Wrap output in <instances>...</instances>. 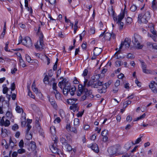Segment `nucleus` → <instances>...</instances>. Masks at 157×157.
Masks as SVG:
<instances>
[{"label": "nucleus", "instance_id": "4d7b16f0", "mask_svg": "<svg viewBox=\"0 0 157 157\" xmlns=\"http://www.w3.org/2000/svg\"><path fill=\"white\" fill-rule=\"evenodd\" d=\"M148 19H147L145 17H143L142 19H141V23H147L148 22Z\"/></svg>", "mask_w": 157, "mask_h": 157}, {"label": "nucleus", "instance_id": "5fc2aeb1", "mask_svg": "<svg viewBox=\"0 0 157 157\" xmlns=\"http://www.w3.org/2000/svg\"><path fill=\"white\" fill-rule=\"evenodd\" d=\"M19 127L18 125L17 124H15L12 127V129L15 131L18 129Z\"/></svg>", "mask_w": 157, "mask_h": 157}, {"label": "nucleus", "instance_id": "a211bd4d", "mask_svg": "<svg viewBox=\"0 0 157 157\" xmlns=\"http://www.w3.org/2000/svg\"><path fill=\"white\" fill-rule=\"evenodd\" d=\"M102 51V50L101 48L96 47L94 50V54L98 56L101 53Z\"/></svg>", "mask_w": 157, "mask_h": 157}, {"label": "nucleus", "instance_id": "052dcab7", "mask_svg": "<svg viewBox=\"0 0 157 157\" xmlns=\"http://www.w3.org/2000/svg\"><path fill=\"white\" fill-rule=\"evenodd\" d=\"M15 84L14 82H13V83H12V84H11V90L12 91L14 90L15 89Z\"/></svg>", "mask_w": 157, "mask_h": 157}, {"label": "nucleus", "instance_id": "473e14b6", "mask_svg": "<svg viewBox=\"0 0 157 157\" xmlns=\"http://www.w3.org/2000/svg\"><path fill=\"white\" fill-rule=\"evenodd\" d=\"M143 17H145L147 19H149L150 17V13L149 12L147 11L145 12Z\"/></svg>", "mask_w": 157, "mask_h": 157}, {"label": "nucleus", "instance_id": "c85d7f7f", "mask_svg": "<svg viewBox=\"0 0 157 157\" xmlns=\"http://www.w3.org/2000/svg\"><path fill=\"white\" fill-rule=\"evenodd\" d=\"M1 144L6 149L9 148V145L7 144L5 140L3 139L2 140Z\"/></svg>", "mask_w": 157, "mask_h": 157}, {"label": "nucleus", "instance_id": "c9c22d12", "mask_svg": "<svg viewBox=\"0 0 157 157\" xmlns=\"http://www.w3.org/2000/svg\"><path fill=\"white\" fill-rule=\"evenodd\" d=\"M74 125L75 126H77L79 125V120L78 118H75L74 120Z\"/></svg>", "mask_w": 157, "mask_h": 157}, {"label": "nucleus", "instance_id": "1a4fd4ad", "mask_svg": "<svg viewBox=\"0 0 157 157\" xmlns=\"http://www.w3.org/2000/svg\"><path fill=\"white\" fill-rule=\"evenodd\" d=\"M4 118V117H2L0 121V125L4 126L5 127H8L10 124V121L8 119H6L5 121L3 119Z\"/></svg>", "mask_w": 157, "mask_h": 157}, {"label": "nucleus", "instance_id": "2f4dec72", "mask_svg": "<svg viewBox=\"0 0 157 157\" xmlns=\"http://www.w3.org/2000/svg\"><path fill=\"white\" fill-rule=\"evenodd\" d=\"M86 88H85L84 85H83L82 84H80L78 86V90L79 91H81L82 92H84V90L86 89Z\"/></svg>", "mask_w": 157, "mask_h": 157}, {"label": "nucleus", "instance_id": "6ab92c4d", "mask_svg": "<svg viewBox=\"0 0 157 157\" xmlns=\"http://www.w3.org/2000/svg\"><path fill=\"white\" fill-rule=\"evenodd\" d=\"M6 116L8 119L10 120L12 122H13L14 117L11 113L9 111H7L6 113Z\"/></svg>", "mask_w": 157, "mask_h": 157}, {"label": "nucleus", "instance_id": "f257e3e1", "mask_svg": "<svg viewBox=\"0 0 157 157\" xmlns=\"http://www.w3.org/2000/svg\"><path fill=\"white\" fill-rule=\"evenodd\" d=\"M66 80L63 79L61 81L59 82L58 83V86L61 90L63 89V93L65 96H67L70 93L71 96H73L75 94V91L76 90V88L75 87H71L69 83L66 82Z\"/></svg>", "mask_w": 157, "mask_h": 157}, {"label": "nucleus", "instance_id": "8fccbe9b", "mask_svg": "<svg viewBox=\"0 0 157 157\" xmlns=\"http://www.w3.org/2000/svg\"><path fill=\"white\" fill-rule=\"evenodd\" d=\"M137 9L136 6L135 5H132L130 8V10L132 12L135 11Z\"/></svg>", "mask_w": 157, "mask_h": 157}, {"label": "nucleus", "instance_id": "49530a36", "mask_svg": "<svg viewBox=\"0 0 157 157\" xmlns=\"http://www.w3.org/2000/svg\"><path fill=\"white\" fill-rule=\"evenodd\" d=\"M28 89L29 90L28 95L29 96L33 98H34L35 96L34 95L32 94V93L30 91L29 87L28 86Z\"/></svg>", "mask_w": 157, "mask_h": 157}, {"label": "nucleus", "instance_id": "603ef678", "mask_svg": "<svg viewBox=\"0 0 157 157\" xmlns=\"http://www.w3.org/2000/svg\"><path fill=\"white\" fill-rule=\"evenodd\" d=\"M108 134V131L106 130H104L101 132V135L102 136H107Z\"/></svg>", "mask_w": 157, "mask_h": 157}, {"label": "nucleus", "instance_id": "bb28decb", "mask_svg": "<svg viewBox=\"0 0 157 157\" xmlns=\"http://www.w3.org/2000/svg\"><path fill=\"white\" fill-rule=\"evenodd\" d=\"M21 57L19 58V60L20 62V64L21 66H22V67H25L26 66V65L24 61H23V59H22L21 55V54H19Z\"/></svg>", "mask_w": 157, "mask_h": 157}, {"label": "nucleus", "instance_id": "3c124183", "mask_svg": "<svg viewBox=\"0 0 157 157\" xmlns=\"http://www.w3.org/2000/svg\"><path fill=\"white\" fill-rule=\"evenodd\" d=\"M25 58L27 62L30 63H32V62H31L32 60L31 59L30 57L28 55H26Z\"/></svg>", "mask_w": 157, "mask_h": 157}, {"label": "nucleus", "instance_id": "393cba45", "mask_svg": "<svg viewBox=\"0 0 157 157\" xmlns=\"http://www.w3.org/2000/svg\"><path fill=\"white\" fill-rule=\"evenodd\" d=\"M124 12H123L122 13H120L119 15L118 16V20L117 22V23L118 24V23H119L121 21L122 19L124 18Z\"/></svg>", "mask_w": 157, "mask_h": 157}, {"label": "nucleus", "instance_id": "f3484780", "mask_svg": "<svg viewBox=\"0 0 157 157\" xmlns=\"http://www.w3.org/2000/svg\"><path fill=\"white\" fill-rule=\"evenodd\" d=\"M131 40L128 38H125L124 42H123V44L125 46V48H128L130 45Z\"/></svg>", "mask_w": 157, "mask_h": 157}, {"label": "nucleus", "instance_id": "e2e57ef3", "mask_svg": "<svg viewBox=\"0 0 157 157\" xmlns=\"http://www.w3.org/2000/svg\"><path fill=\"white\" fill-rule=\"evenodd\" d=\"M131 103V101H129V100H127L124 103V105H126V106L127 107L128 105H129V104H130Z\"/></svg>", "mask_w": 157, "mask_h": 157}, {"label": "nucleus", "instance_id": "13d9d810", "mask_svg": "<svg viewBox=\"0 0 157 157\" xmlns=\"http://www.w3.org/2000/svg\"><path fill=\"white\" fill-rule=\"evenodd\" d=\"M121 61L117 60L115 62V66L116 67H119L121 65Z\"/></svg>", "mask_w": 157, "mask_h": 157}, {"label": "nucleus", "instance_id": "412c9836", "mask_svg": "<svg viewBox=\"0 0 157 157\" xmlns=\"http://www.w3.org/2000/svg\"><path fill=\"white\" fill-rule=\"evenodd\" d=\"M70 109L72 110L74 112H75L76 110L78 111V110L79 107H78V104H75L71 105L70 107Z\"/></svg>", "mask_w": 157, "mask_h": 157}, {"label": "nucleus", "instance_id": "cd10ccee", "mask_svg": "<svg viewBox=\"0 0 157 157\" xmlns=\"http://www.w3.org/2000/svg\"><path fill=\"white\" fill-rule=\"evenodd\" d=\"M40 25H38V27L37 29V31L36 33V34L38 36H44V35L42 32L40 31Z\"/></svg>", "mask_w": 157, "mask_h": 157}, {"label": "nucleus", "instance_id": "4be33fe9", "mask_svg": "<svg viewBox=\"0 0 157 157\" xmlns=\"http://www.w3.org/2000/svg\"><path fill=\"white\" fill-rule=\"evenodd\" d=\"M77 100L76 98H70L67 100V102L69 105H72L75 104Z\"/></svg>", "mask_w": 157, "mask_h": 157}, {"label": "nucleus", "instance_id": "39448f33", "mask_svg": "<svg viewBox=\"0 0 157 157\" xmlns=\"http://www.w3.org/2000/svg\"><path fill=\"white\" fill-rule=\"evenodd\" d=\"M39 37V40L35 44V46L36 48L38 49H43L44 46L43 38L44 36H38Z\"/></svg>", "mask_w": 157, "mask_h": 157}, {"label": "nucleus", "instance_id": "5701e85b", "mask_svg": "<svg viewBox=\"0 0 157 157\" xmlns=\"http://www.w3.org/2000/svg\"><path fill=\"white\" fill-rule=\"evenodd\" d=\"M133 145V141H129L127 142L125 145L124 147L127 150H129L132 146Z\"/></svg>", "mask_w": 157, "mask_h": 157}, {"label": "nucleus", "instance_id": "9b49d317", "mask_svg": "<svg viewBox=\"0 0 157 157\" xmlns=\"http://www.w3.org/2000/svg\"><path fill=\"white\" fill-rule=\"evenodd\" d=\"M141 63L143 72L146 74L151 73L150 70L146 69L147 66L145 63L143 62H141Z\"/></svg>", "mask_w": 157, "mask_h": 157}, {"label": "nucleus", "instance_id": "aec40b11", "mask_svg": "<svg viewBox=\"0 0 157 157\" xmlns=\"http://www.w3.org/2000/svg\"><path fill=\"white\" fill-rule=\"evenodd\" d=\"M91 148L96 153H98L99 151V149L97 144L95 143L92 144Z\"/></svg>", "mask_w": 157, "mask_h": 157}, {"label": "nucleus", "instance_id": "4468645a", "mask_svg": "<svg viewBox=\"0 0 157 157\" xmlns=\"http://www.w3.org/2000/svg\"><path fill=\"white\" fill-rule=\"evenodd\" d=\"M5 101V98L2 96H0V113L2 114L3 111L2 110L3 103Z\"/></svg>", "mask_w": 157, "mask_h": 157}, {"label": "nucleus", "instance_id": "b1692460", "mask_svg": "<svg viewBox=\"0 0 157 157\" xmlns=\"http://www.w3.org/2000/svg\"><path fill=\"white\" fill-rule=\"evenodd\" d=\"M49 101L50 102L54 108H57V105L56 103L55 100L53 99L50 98V97L49 98Z\"/></svg>", "mask_w": 157, "mask_h": 157}, {"label": "nucleus", "instance_id": "a878e982", "mask_svg": "<svg viewBox=\"0 0 157 157\" xmlns=\"http://www.w3.org/2000/svg\"><path fill=\"white\" fill-rule=\"evenodd\" d=\"M32 89L34 92L36 94H37L38 92V89L36 87L35 82V81H34L33 84L32 86Z\"/></svg>", "mask_w": 157, "mask_h": 157}, {"label": "nucleus", "instance_id": "2eb2a0df", "mask_svg": "<svg viewBox=\"0 0 157 157\" xmlns=\"http://www.w3.org/2000/svg\"><path fill=\"white\" fill-rule=\"evenodd\" d=\"M36 147L35 142L33 141H31L29 145L28 149L29 151H33L35 150Z\"/></svg>", "mask_w": 157, "mask_h": 157}, {"label": "nucleus", "instance_id": "f8f14e48", "mask_svg": "<svg viewBox=\"0 0 157 157\" xmlns=\"http://www.w3.org/2000/svg\"><path fill=\"white\" fill-rule=\"evenodd\" d=\"M56 142H55V143L50 147V149L53 153L58 154L59 149L56 147L55 145V144L56 145Z\"/></svg>", "mask_w": 157, "mask_h": 157}, {"label": "nucleus", "instance_id": "ddd939ff", "mask_svg": "<svg viewBox=\"0 0 157 157\" xmlns=\"http://www.w3.org/2000/svg\"><path fill=\"white\" fill-rule=\"evenodd\" d=\"M93 80L92 78L90 80L89 82L88 81L87 79H85V81L84 82V85L85 87L86 88V87H88L90 86H91L92 87V85L93 83Z\"/></svg>", "mask_w": 157, "mask_h": 157}, {"label": "nucleus", "instance_id": "6e6552de", "mask_svg": "<svg viewBox=\"0 0 157 157\" xmlns=\"http://www.w3.org/2000/svg\"><path fill=\"white\" fill-rule=\"evenodd\" d=\"M107 151L109 154L110 156H112L117 152V149L116 146H113L109 147Z\"/></svg>", "mask_w": 157, "mask_h": 157}, {"label": "nucleus", "instance_id": "f704fd0d", "mask_svg": "<svg viewBox=\"0 0 157 157\" xmlns=\"http://www.w3.org/2000/svg\"><path fill=\"white\" fill-rule=\"evenodd\" d=\"M6 30V23H4V27L3 28V31L1 35V38H3L5 34V32Z\"/></svg>", "mask_w": 157, "mask_h": 157}, {"label": "nucleus", "instance_id": "423d86ee", "mask_svg": "<svg viewBox=\"0 0 157 157\" xmlns=\"http://www.w3.org/2000/svg\"><path fill=\"white\" fill-rule=\"evenodd\" d=\"M111 84L110 81H108L107 82L105 83L104 85L102 84L101 86L102 87L101 89H98L97 90L98 92L100 94L105 93L106 91V89Z\"/></svg>", "mask_w": 157, "mask_h": 157}, {"label": "nucleus", "instance_id": "f03ea898", "mask_svg": "<svg viewBox=\"0 0 157 157\" xmlns=\"http://www.w3.org/2000/svg\"><path fill=\"white\" fill-rule=\"evenodd\" d=\"M141 41V37L138 34H135L132 38V41L135 47L137 49H141L143 47L140 45V42Z\"/></svg>", "mask_w": 157, "mask_h": 157}, {"label": "nucleus", "instance_id": "bf43d9fd", "mask_svg": "<svg viewBox=\"0 0 157 157\" xmlns=\"http://www.w3.org/2000/svg\"><path fill=\"white\" fill-rule=\"evenodd\" d=\"M27 128L26 131V133H29V131L31 128V126L29 124H27Z\"/></svg>", "mask_w": 157, "mask_h": 157}, {"label": "nucleus", "instance_id": "72a5a7b5", "mask_svg": "<svg viewBox=\"0 0 157 157\" xmlns=\"http://www.w3.org/2000/svg\"><path fill=\"white\" fill-rule=\"evenodd\" d=\"M15 109L16 112L19 113H20L21 112H23V109L18 105H17Z\"/></svg>", "mask_w": 157, "mask_h": 157}, {"label": "nucleus", "instance_id": "9d476101", "mask_svg": "<svg viewBox=\"0 0 157 157\" xmlns=\"http://www.w3.org/2000/svg\"><path fill=\"white\" fill-rule=\"evenodd\" d=\"M9 147H10L12 149L15 146H16L15 144L16 143V140L13 138L12 139L11 137H10L9 140Z\"/></svg>", "mask_w": 157, "mask_h": 157}, {"label": "nucleus", "instance_id": "680f3d73", "mask_svg": "<svg viewBox=\"0 0 157 157\" xmlns=\"http://www.w3.org/2000/svg\"><path fill=\"white\" fill-rule=\"evenodd\" d=\"M127 57L128 58L132 59L134 58V57L132 54L129 53L127 55Z\"/></svg>", "mask_w": 157, "mask_h": 157}, {"label": "nucleus", "instance_id": "7ed1b4c3", "mask_svg": "<svg viewBox=\"0 0 157 157\" xmlns=\"http://www.w3.org/2000/svg\"><path fill=\"white\" fill-rule=\"evenodd\" d=\"M99 78V75H96L93 76L91 78H92L93 83L92 85V87L94 88H98L99 86H101L102 84V82L98 80Z\"/></svg>", "mask_w": 157, "mask_h": 157}, {"label": "nucleus", "instance_id": "e433bc0d", "mask_svg": "<svg viewBox=\"0 0 157 157\" xmlns=\"http://www.w3.org/2000/svg\"><path fill=\"white\" fill-rule=\"evenodd\" d=\"M21 125L22 126H25L26 124V117H22L21 118Z\"/></svg>", "mask_w": 157, "mask_h": 157}, {"label": "nucleus", "instance_id": "de8ad7c7", "mask_svg": "<svg viewBox=\"0 0 157 157\" xmlns=\"http://www.w3.org/2000/svg\"><path fill=\"white\" fill-rule=\"evenodd\" d=\"M70 131L73 132L75 134H77L78 132L76 128L75 127H72V128H71Z\"/></svg>", "mask_w": 157, "mask_h": 157}, {"label": "nucleus", "instance_id": "ea45409f", "mask_svg": "<svg viewBox=\"0 0 157 157\" xmlns=\"http://www.w3.org/2000/svg\"><path fill=\"white\" fill-rule=\"evenodd\" d=\"M65 147L68 151H71L72 149L71 146L69 144H66L65 145Z\"/></svg>", "mask_w": 157, "mask_h": 157}, {"label": "nucleus", "instance_id": "79ce46f5", "mask_svg": "<svg viewBox=\"0 0 157 157\" xmlns=\"http://www.w3.org/2000/svg\"><path fill=\"white\" fill-rule=\"evenodd\" d=\"M145 116L146 114L145 113H144L139 117H138L136 120L134 121H138L144 118L145 117Z\"/></svg>", "mask_w": 157, "mask_h": 157}, {"label": "nucleus", "instance_id": "a18cd8bd", "mask_svg": "<svg viewBox=\"0 0 157 157\" xmlns=\"http://www.w3.org/2000/svg\"><path fill=\"white\" fill-rule=\"evenodd\" d=\"M143 15H144L142 13L140 14H139L138 17V21L139 23H141V19H142L143 18Z\"/></svg>", "mask_w": 157, "mask_h": 157}, {"label": "nucleus", "instance_id": "6e6d98bb", "mask_svg": "<svg viewBox=\"0 0 157 157\" xmlns=\"http://www.w3.org/2000/svg\"><path fill=\"white\" fill-rule=\"evenodd\" d=\"M24 141L22 140H21L19 143V146L21 148H22L24 147Z\"/></svg>", "mask_w": 157, "mask_h": 157}, {"label": "nucleus", "instance_id": "20e7f679", "mask_svg": "<svg viewBox=\"0 0 157 157\" xmlns=\"http://www.w3.org/2000/svg\"><path fill=\"white\" fill-rule=\"evenodd\" d=\"M87 97L93 98L94 97V95L92 94V91L91 90H88L86 88L84 90V94L81 97V101L85 100Z\"/></svg>", "mask_w": 157, "mask_h": 157}, {"label": "nucleus", "instance_id": "c756f323", "mask_svg": "<svg viewBox=\"0 0 157 157\" xmlns=\"http://www.w3.org/2000/svg\"><path fill=\"white\" fill-rule=\"evenodd\" d=\"M111 34L107 32L106 33H105L104 38L105 40H109L111 37Z\"/></svg>", "mask_w": 157, "mask_h": 157}, {"label": "nucleus", "instance_id": "dca6fc26", "mask_svg": "<svg viewBox=\"0 0 157 157\" xmlns=\"http://www.w3.org/2000/svg\"><path fill=\"white\" fill-rule=\"evenodd\" d=\"M155 82L154 81H152L151 82L150 84L149 85V87L151 89L152 91L155 93H157V89L154 86Z\"/></svg>", "mask_w": 157, "mask_h": 157}, {"label": "nucleus", "instance_id": "a19ab883", "mask_svg": "<svg viewBox=\"0 0 157 157\" xmlns=\"http://www.w3.org/2000/svg\"><path fill=\"white\" fill-rule=\"evenodd\" d=\"M17 151L18 153L20 154H22L25 153L26 152V151L25 149L22 148H21L18 149L17 150Z\"/></svg>", "mask_w": 157, "mask_h": 157}, {"label": "nucleus", "instance_id": "7c9ffc66", "mask_svg": "<svg viewBox=\"0 0 157 157\" xmlns=\"http://www.w3.org/2000/svg\"><path fill=\"white\" fill-rule=\"evenodd\" d=\"M148 36L151 37L154 41L156 42L157 41V35H152L148 33Z\"/></svg>", "mask_w": 157, "mask_h": 157}, {"label": "nucleus", "instance_id": "774afa93", "mask_svg": "<svg viewBox=\"0 0 157 157\" xmlns=\"http://www.w3.org/2000/svg\"><path fill=\"white\" fill-rule=\"evenodd\" d=\"M88 73V70L86 69H85L83 71V73L82 74V75L83 76H86L87 75Z\"/></svg>", "mask_w": 157, "mask_h": 157}, {"label": "nucleus", "instance_id": "4c0bfd02", "mask_svg": "<svg viewBox=\"0 0 157 157\" xmlns=\"http://www.w3.org/2000/svg\"><path fill=\"white\" fill-rule=\"evenodd\" d=\"M25 137L27 140H29L32 139V135L29 133H26Z\"/></svg>", "mask_w": 157, "mask_h": 157}, {"label": "nucleus", "instance_id": "0eeeda50", "mask_svg": "<svg viewBox=\"0 0 157 157\" xmlns=\"http://www.w3.org/2000/svg\"><path fill=\"white\" fill-rule=\"evenodd\" d=\"M23 44L26 46L27 47L29 48L32 45V43L31 38L26 36L23 39Z\"/></svg>", "mask_w": 157, "mask_h": 157}, {"label": "nucleus", "instance_id": "58836bf2", "mask_svg": "<svg viewBox=\"0 0 157 157\" xmlns=\"http://www.w3.org/2000/svg\"><path fill=\"white\" fill-rule=\"evenodd\" d=\"M110 10L111 12V14H113L114 20L115 21H117L118 20V18H117V17L114 15V11H113V10L112 9H110Z\"/></svg>", "mask_w": 157, "mask_h": 157}, {"label": "nucleus", "instance_id": "0e129e2a", "mask_svg": "<svg viewBox=\"0 0 157 157\" xmlns=\"http://www.w3.org/2000/svg\"><path fill=\"white\" fill-rule=\"evenodd\" d=\"M118 23L119 24V28L121 29L123 27L124 23L123 22H121L120 21V22H119V23Z\"/></svg>", "mask_w": 157, "mask_h": 157}, {"label": "nucleus", "instance_id": "37998d69", "mask_svg": "<svg viewBox=\"0 0 157 157\" xmlns=\"http://www.w3.org/2000/svg\"><path fill=\"white\" fill-rule=\"evenodd\" d=\"M145 116L146 114L145 113H144L139 117H138L136 120L134 121H138L144 118L145 117Z\"/></svg>", "mask_w": 157, "mask_h": 157}, {"label": "nucleus", "instance_id": "864d4df0", "mask_svg": "<svg viewBox=\"0 0 157 157\" xmlns=\"http://www.w3.org/2000/svg\"><path fill=\"white\" fill-rule=\"evenodd\" d=\"M141 137L135 140L134 143L133 142V145H135L136 144H139L141 141Z\"/></svg>", "mask_w": 157, "mask_h": 157}, {"label": "nucleus", "instance_id": "09e8293b", "mask_svg": "<svg viewBox=\"0 0 157 157\" xmlns=\"http://www.w3.org/2000/svg\"><path fill=\"white\" fill-rule=\"evenodd\" d=\"M50 130L51 133L53 135L55 134V128L54 126H52L50 128Z\"/></svg>", "mask_w": 157, "mask_h": 157}, {"label": "nucleus", "instance_id": "338daca9", "mask_svg": "<svg viewBox=\"0 0 157 157\" xmlns=\"http://www.w3.org/2000/svg\"><path fill=\"white\" fill-rule=\"evenodd\" d=\"M83 113L84 111L81 112H79L77 114V117H81L83 114Z\"/></svg>", "mask_w": 157, "mask_h": 157}, {"label": "nucleus", "instance_id": "69168bd1", "mask_svg": "<svg viewBox=\"0 0 157 157\" xmlns=\"http://www.w3.org/2000/svg\"><path fill=\"white\" fill-rule=\"evenodd\" d=\"M120 82L119 80H117L115 83V86H119L120 85Z\"/></svg>", "mask_w": 157, "mask_h": 157}, {"label": "nucleus", "instance_id": "c03bdc74", "mask_svg": "<svg viewBox=\"0 0 157 157\" xmlns=\"http://www.w3.org/2000/svg\"><path fill=\"white\" fill-rule=\"evenodd\" d=\"M132 19L130 17H128L126 19V24L128 25L130 24L132 22Z\"/></svg>", "mask_w": 157, "mask_h": 157}]
</instances>
